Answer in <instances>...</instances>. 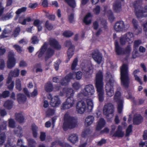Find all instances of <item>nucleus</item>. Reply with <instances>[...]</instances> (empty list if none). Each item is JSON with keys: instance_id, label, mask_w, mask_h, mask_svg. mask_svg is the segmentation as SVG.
Wrapping results in <instances>:
<instances>
[{"instance_id": "f257e3e1", "label": "nucleus", "mask_w": 147, "mask_h": 147, "mask_svg": "<svg viewBox=\"0 0 147 147\" xmlns=\"http://www.w3.org/2000/svg\"><path fill=\"white\" fill-rule=\"evenodd\" d=\"M95 86L99 100L102 102L104 100L105 93L103 82V74L101 71H98L96 75Z\"/></svg>"}, {"instance_id": "f03ea898", "label": "nucleus", "mask_w": 147, "mask_h": 147, "mask_svg": "<svg viewBox=\"0 0 147 147\" xmlns=\"http://www.w3.org/2000/svg\"><path fill=\"white\" fill-rule=\"evenodd\" d=\"M87 105L83 100L78 102L76 104V111L78 113H83L87 109L91 111L93 108L94 105L92 100L89 99H86Z\"/></svg>"}, {"instance_id": "7ed1b4c3", "label": "nucleus", "mask_w": 147, "mask_h": 147, "mask_svg": "<svg viewBox=\"0 0 147 147\" xmlns=\"http://www.w3.org/2000/svg\"><path fill=\"white\" fill-rule=\"evenodd\" d=\"M141 0H136L132 3L133 5L135 8V13L138 19L147 17V5L145 8L142 9L141 6Z\"/></svg>"}, {"instance_id": "20e7f679", "label": "nucleus", "mask_w": 147, "mask_h": 147, "mask_svg": "<svg viewBox=\"0 0 147 147\" xmlns=\"http://www.w3.org/2000/svg\"><path fill=\"white\" fill-rule=\"evenodd\" d=\"M107 84L105 86L106 94L108 96L110 97L114 94V92L113 86L114 82L113 77L109 72H107L106 75Z\"/></svg>"}, {"instance_id": "39448f33", "label": "nucleus", "mask_w": 147, "mask_h": 147, "mask_svg": "<svg viewBox=\"0 0 147 147\" xmlns=\"http://www.w3.org/2000/svg\"><path fill=\"white\" fill-rule=\"evenodd\" d=\"M64 120L63 128L65 130H66L68 129L74 128L77 125L76 120L73 117H70L67 113H66L65 115Z\"/></svg>"}, {"instance_id": "423d86ee", "label": "nucleus", "mask_w": 147, "mask_h": 147, "mask_svg": "<svg viewBox=\"0 0 147 147\" xmlns=\"http://www.w3.org/2000/svg\"><path fill=\"white\" fill-rule=\"evenodd\" d=\"M128 71L127 65H123L121 68V80L122 84L125 87L128 86L129 82Z\"/></svg>"}, {"instance_id": "0eeeda50", "label": "nucleus", "mask_w": 147, "mask_h": 147, "mask_svg": "<svg viewBox=\"0 0 147 147\" xmlns=\"http://www.w3.org/2000/svg\"><path fill=\"white\" fill-rule=\"evenodd\" d=\"M95 92L94 87L91 84H88L85 86L84 88L78 95V97L83 98V96H91Z\"/></svg>"}, {"instance_id": "6e6552de", "label": "nucleus", "mask_w": 147, "mask_h": 147, "mask_svg": "<svg viewBox=\"0 0 147 147\" xmlns=\"http://www.w3.org/2000/svg\"><path fill=\"white\" fill-rule=\"evenodd\" d=\"M47 44L45 43L42 46L40 51L38 52V57H41L45 53L46 55L45 59L47 60L50 58L54 54V51L53 49L49 47L47 49Z\"/></svg>"}, {"instance_id": "1a4fd4ad", "label": "nucleus", "mask_w": 147, "mask_h": 147, "mask_svg": "<svg viewBox=\"0 0 147 147\" xmlns=\"http://www.w3.org/2000/svg\"><path fill=\"white\" fill-rule=\"evenodd\" d=\"M114 100L117 104V109L118 113H121L123 108V98L121 96V93L119 91H117L115 93Z\"/></svg>"}, {"instance_id": "9d476101", "label": "nucleus", "mask_w": 147, "mask_h": 147, "mask_svg": "<svg viewBox=\"0 0 147 147\" xmlns=\"http://www.w3.org/2000/svg\"><path fill=\"white\" fill-rule=\"evenodd\" d=\"M115 46L116 51L118 55L126 54L128 55L130 53L131 48L129 45L127 46L124 50H122L121 48L120 47L118 42L117 41H115Z\"/></svg>"}, {"instance_id": "9b49d317", "label": "nucleus", "mask_w": 147, "mask_h": 147, "mask_svg": "<svg viewBox=\"0 0 147 147\" xmlns=\"http://www.w3.org/2000/svg\"><path fill=\"white\" fill-rule=\"evenodd\" d=\"M15 54L13 51L9 52L8 56V60L7 62V66L8 68L11 69L16 64V59L14 57Z\"/></svg>"}, {"instance_id": "f8f14e48", "label": "nucleus", "mask_w": 147, "mask_h": 147, "mask_svg": "<svg viewBox=\"0 0 147 147\" xmlns=\"http://www.w3.org/2000/svg\"><path fill=\"white\" fill-rule=\"evenodd\" d=\"M83 70L84 76L87 78H90L93 71V69L92 64L90 63L87 65L85 67L82 68Z\"/></svg>"}, {"instance_id": "ddd939ff", "label": "nucleus", "mask_w": 147, "mask_h": 147, "mask_svg": "<svg viewBox=\"0 0 147 147\" xmlns=\"http://www.w3.org/2000/svg\"><path fill=\"white\" fill-rule=\"evenodd\" d=\"M74 103L73 98H68L66 101L63 104L61 109L63 110L69 109L73 106Z\"/></svg>"}, {"instance_id": "4468645a", "label": "nucleus", "mask_w": 147, "mask_h": 147, "mask_svg": "<svg viewBox=\"0 0 147 147\" xmlns=\"http://www.w3.org/2000/svg\"><path fill=\"white\" fill-rule=\"evenodd\" d=\"M114 107L110 103L105 105L103 109V114L107 117H109L110 114H112L114 112Z\"/></svg>"}, {"instance_id": "2eb2a0df", "label": "nucleus", "mask_w": 147, "mask_h": 147, "mask_svg": "<svg viewBox=\"0 0 147 147\" xmlns=\"http://www.w3.org/2000/svg\"><path fill=\"white\" fill-rule=\"evenodd\" d=\"M48 98L51 99L50 104L53 107H57L61 104V100L58 96H55L52 97L51 95L49 94L48 96Z\"/></svg>"}, {"instance_id": "dca6fc26", "label": "nucleus", "mask_w": 147, "mask_h": 147, "mask_svg": "<svg viewBox=\"0 0 147 147\" xmlns=\"http://www.w3.org/2000/svg\"><path fill=\"white\" fill-rule=\"evenodd\" d=\"M73 73H70L63 78L60 81V83L63 86L67 85L71 80L74 79L75 77Z\"/></svg>"}, {"instance_id": "f3484780", "label": "nucleus", "mask_w": 147, "mask_h": 147, "mask_svg": "<svg viewBox=\"0 0 147 147\" xmlns=\"http://www.w3.org/2000/svg\"><path fill=\"white\" fill-rule=\"evenodd\" d=\"M65 45L66 46L69 47L67 53L68 60H69L74 54V47L73 46L71 45V41L69 40L66 41L65 43Z\"/></svg>"}, {"instance_id": "a211bd4d", "label": "nucleus", "mask_w": 147, "mask_h": 147, "mask_svg": "<svg viewBox=\"0 0 147 147\" xmlns=\"http://www.w3.org/2000/svg\"><path fill=\"white\" fill-rule=\"evenodd\" d=\"M20 70L18 68H15L13 70H11L9 74L7 79V83H10L12 80V77H16L18 76L19 75Z\"/></svg>"}, {"instance_id": "6ab92c4d", "label": "nucleus", "mask_w": 147, "mask_h": 147, "mask_svg": "<svg viewBox=\"0 0 147 147\" xmlns=\"http://www.w3.org/2000/svg\"><path fill=\"white\" fill-rule=\"evenodd\" d=\"M73 91V89L71 88H67L66 90L63 89L62 91L60 92L59 95L62 96L65 94L66 96L68 98H72L74 94Z\"/></svg>"}, {"instance_id": "aec40b11", "label": "nucleus", "mask_w": 147, "mask_h": 147, "mask_svg": "<svg viewBox=\"0 0 147 147\" xmlns=\"http://www.w3.org/2000/svg\"><path fill=\"white\" fill-rule=\"evenodd\" d=\"M92 57L94 61L98 64H100L102 61L101 54L98 51L93 53Z\"/></svg>"}, {"instance_id": "412c9836", "label": "nucleus", "mask_w": 147, "mask_h": 147, "mask_svg": "<svg viewBox=\"0 0 147 147\" xmlns=\"http://www.w3.org/2000/svg\"><path fill=\"white\" fill-rule=\"evenodd\" d=\"M125 28L124 22L120 21L116 23L114 27L115 30L117 32H119L123 30Z\"/></svg>"}, {"instance_id": "4be33fe9", "label": "nucleus", "mask_w": 147, "mask_h": 147, "mask_svg": "<svg viewBox=\"0 0 147 147\" xmlns=\"http://www.w3.org/2000/svg\"><path fill=\"white\" fill-rule=\"evenodd\" d=\"M49 43L51 47L54 48L59 49L61 48V46L55 39L52 38H50L49 40Z\"/></svg>"}, {"instance_id": "5701e85b", "label": "nucleus", "mask_w": 147, "mask_h": 147, "mask_svg": "<svg viewBox=\"0 0 147 147\" xmlns=\"http://www.w3.org/2000/svg\"><path fill=\"white\" fill-rule=\"evenodd\" d=\"M105 124L106 121L103 118H100L97 122L96 130L97 131L100 130L105 126Z\"/></svg>"}, {"instance_id": "b1692460", "label": "nucleus", "mask_w": 147, "mask_h": 147, "mask_svg": "<svg viewBox=\"0 0 147 147\" xmlns=\"http://www.w3.org/2000/svg\"><path fill=\"white\" fill-rule=\"evenodd\" d=\"M124 135V132L122 130V127L119 125L117 131L113 134V136L118 137H122Z\"/></svg>"}, {"instance_id": "393cba45", "label": "nucleus", "mask_w": 147, "mask_h": 147, "mask_svg": "<svg viewBox=\"0 0 147 147\" xmlns=\"http://www.w3.org/2000/svg\"><path fill=\"white\" fill-rule=\"evenodd\" d=\"M104 8L105 14L108 16L109 18L111 20H113L114 18L111 10L109 9L107 5L105 6L104 7Z\"/></svg>"}, {"instance_id": "a878e982", "label": "nucleus", "mask_w": 147, "mask_h": 147, "mask_svg": "<svg viewBox=\"0 0 147 147\" xmlns=\"http://www.w3.org/2000/svg\"><path fill=\"white\" fill-rule=\"evenodd\" d=\"M113 9L116 12H118L121 10V4L119 0L116 1L114 3Z\"/></svg>"}, {"instance_id": "bb28decb", "label": "nucleus", "mask_w": 147, "mask_h": 147, "mask_svg": "<svg viewBox=\"0 0 147 147\" xmlns=\"http://www.w3.org/2000/svg\"><path fill=\"white\" fill-rule=\"evenodd\" d=\"M123 36L129 43H132L134 40V35L131 33H127Z\"/></svg>"}, {"instance_id": "cd10ccee", "label": "nucleus", "mask_w": 147, "mask_h": 147, "mask_svg": "<svg viewBox=\"0 0 147 147\" xmlns=\"http://www.w3.org/2000/svg\"><path fill=\"white\" fill-rule=\"evenodd\" d=\"M142 118L140 115L139 114H135L133 119L134 123L136 124H138L142 122Z\"/></svg>"}, {"instance_id": "c85d7f7f", "label": "nucleus", "mask_w": 147, "mask_h": 147, "mask_svg": "<svg viewBox=\"0 0 147 147\" xmlns=\"http://www.w3.org/2000/svg\"><path fill=\"white\" fill-rule=\"evenodd\" d=\"M68 139L71 143H75L78 141V137L76 134H73L70 135Z\"/></svg>"}, {"instance_id": "c756f323", "label": "nucleus", "mask_w": 147, "mask_h": 147, "mask_svg": "<svg viewBox=\"0 0 147 147\" xmlns=\"http://www.w3.org/2000/svg\"><path fill=\"white\" fill-rule=\"evenodd\" d=\"M13 106V102L11 100H8L5 101L3 106L6 109H11Z\"/></svg>"}, {"instance_id": "7c9ffc66", "label": "nucleus", "mask_w": 147, "mask_h": 147, "mask_svg": "<svg viewBox=\"0 0 147 147\" xmlns=\"http://www.w3.org/2000/svg\"><path fill=\"white\" fill-rule=\"evenodd\" d=\"M94 120V118L93 116H88L86 119L85 122V125L87 126L90 125Z\"/></svg>"}, {"instance_id": "2f4dec72", "label": "nucleus", "mask_w": 147, "mask_h": 147, "mask_svg": "<svg viewBox=\"0 0 147 147\" xmlns=\"http://www.w3.org/2000/svg\"><path fill=\"white\" fill-rule=\"evenodd\" d=\"M32 19L30 17H27L26 18L23 19L20 18L19 20V22L22 25H25L27 22H29L31 21Z\"/></svg>"}, {"instance_id": "473e14b6", "label": "nucleus", "mask_w": 147, "mask_h": 147, "mask_svg": "<svg viewBox=\"0 0 147 147\" xmlns=\"http://www.w3.org/2000/svg\"><path fill=\"white\" fill-rule=\"evenodd\" d=\"M17 99L18 102L21 103L24 102L26 100V98L24 94H19L17 95Z\"/></svg>"}, {"instance_id": "72a5a7b5", "label": "nucleus", "mask_w": 147, "mask_h": 147, "mask_svg": "<svg viewBox=\"0 0 147 147\" xmlns=\"http://www.w3.org/2000/svg\"><path fill=\"white\" fill-rule=\"evenodd\" d=\"M92 16L90 13H88L84 17V22L86 24H90L91 22V17Z\"/></svg>"}, {"instance_id": "f704fd0d", "label": "nucleus", "mask_w": 147, "mask_h": 147, "mask_svg": "<svg viewBox=\"0 0 147 147\" xmlns=\"http://www.w3.org/2000/svg\"><path fill=\"white\" fill-rule=\"evenodd\" d=\"M45 90L47 92H51L53 89V85L50 82H48L45 85Z\"/></svg>"}, {"instance_id": "c9c22d12", "label": "nucleus", "mask_w": 147, "mask_h": 147, "mask_svg": "<svg viewBox=\"0 0 147 147\" xmlns=\"http://www.w3.org/2000/svg\"><path fill=\"white\" fill-rule=\"evenodd\" d=\"M14 13L11 12L9 13H8L6 15H4L2 18V20H8L13 16Z\"/></svg>"}, {"instance_id": "e433bc0d", "label": "nucleus", "mask_w": 147, "mask_h": 147, "mask_svg": "<svg viewBox=\"0 0 147 147\" xmlns=\"http://www.w3.org/2000/svg\"><path fill=\"white\" fill-rule=\"evenodd\" d=\"M16 120L20 123H22L24 121V119L23 115L20 113L16 114Z\"/></svg>"}, {"instance_id": "4c0bfd02", "label": "nucleus", "mask_w": 147, "mask_h": 147, "mask_svg": "<svg viewBox=\"0 0 147 147\" xmlns=\"http://www.w3.org/2000/svg\"><path fill=\"white\" fill-rule=\"evenodd\" d=\"M14 132L17 136L19 137L22 136V127H20L18 126L17 128H15Z\"/></svg>"}, {"instance_id": "58836bf2", "label": "nucleus", "mask_w": 147, "mask_h": 147, "mask_svg": "<svg viewBox=\"0 0 147 147\" xmlns=\"http://www.w3.org/2000/svg\"><path fill=\"white\" fill-rule=\"evenodd\" d=\"M16 88L19 91L22 90L21 82L19 78H17L16 81Z\"/></svg>"}, {"instance_id": "ea45409f", "label": "nucleus", "mask_w": 147, "mask_h": 147, "mask_svg": "<svg viewBox=\"0 0 147 147\" xmlns=\"http://www.w3.org/2000/svg\"><path fill=\"white\" fill-rule=\"evenodd\" d=\"M38 127L34 124H33L32 126V130L33 136L35 138H36L37 136V131Z\"/></svg>"}, {"instance_id": "a19ab883", "label": "nucleus", "mask_w": 147, "mask_h": 147, "mask_svg": "<svg viewBox=\"0 0 147 147\" xmlns=\"http://www.w3.org/2000/svg\"><path fill=\"white\" fill-rule=\"evenodd\" d=\"M91 130L89 128H87L84 129L82 132V136L83 138L86 137L87 135L91 132Z\"/></svg>"}, {"instance_id": "79ce46f5", "label": "nucleus", "mask_w": 147, "mask_h": 147, "mask_svg": "<svg viewBox=\"0 0 147 147\" xmlns=\"http://www.w3.org/2000/svg\"><path fill=\"white\" fill-rule=\"evenodd\" d=\"M29 147H36L35 146L36 144V142L33 139H29L28 140Z\"/></svg>"}, {"instance_id": "37998d69", "label": "nucleus", "mask_w": 147, "mask_h": 147, "mask_svg": "<svg viewBox=\"0 0 147 147\" xmlns=\"http://www.w3.org/2000/svg\"><path fill=\"white\" fill-rule=\"evenodd\" d=\"M72 86L75 90H78L81 88V86L79 82H75L73 84Z\"/></svg>"}, {"instance_id": "c03bdc74", "label": "nucleus", "mask_w": 147, "mask_h": 147, "mask_svg": "<svg viewBox=\"0 0 147 147\" xmlns=\"http://www.w3.org/2000/svg\"><path fill=\"white\" fill-rule=\"evenodd\" d=\"M5 139V135L4 134H1L0 135V145H2Z\"/></svg>"}, {"instance_id": "a18cd8bd", "label": "nucleus", "mask_w": 147, "mask_h": 147, "mask_svg": "<svg viewBox=\"0 0 147 147\" xmlns=\"http://www.w3.org/2000/svg\"><path fill=\"white\" fill-rule=\"evenodd\" d=\"M70 6L72 7H74L76 6V4L74 0H65Z\"/></svg>"}, {"instance_id": "49530a36", "label": "nucleus", "mask_w": 147, "mask_h": 147, "mask_svg": "<svg viewBox=\"0 0 147 147\" xmlns=\"http://www.w3.org/2000/svg\"><path fill=\"white\" fill-rule=\"evenodd\" d=\"M13 47L18 53H20L23 51L22 47L17 45H13Z\"/></svg>"}, {"instance_id": "de8ad7c7", "label": "nucleus", "mask_w": 147, "mask_h": 147, "mask_svg": "<svg viewBox=\"0 0 147 147\" xmlns=\"http://www.w3.org/2000/svg\"><path fill=\"white\" fill-rule=\"evenodd\" d=\"M45 26L49 30H52L53 28L52 25L48 21H47L45 23Z\"/></svg>"}, {"instance_id": "09e8293b", "label": "nucleus", "mask_w": 147, "mask_h": 147, "mask_svg": "<svg viewBox=\"0 0 147 147\" xmlns=\"http://www.w3.org/2000/svg\"><path fill=\"white\" fill-rule=\"evenodd\" d=\"M9 126L12 128L15 127V122L13 119H10L9 120Z\"/></svg>"}, {"instance_id": "8fccbe9b", "label": "nucleus", "mask_w": 147, "mask_h": 147, "mask_svg": "<svg viewBox=\"0 0 147 147\" xmlns=\"http://www.w3.org/2000/svg\"><path fill=\"white\" fill-rule=\"evenodd\" d=\"M132 126L131 125H129L127 128L126 129V133L125 136H127L130 135V134L132 132Z\"/></svg>"}, {"instance_id": "3c124183", "label": "nucleus", "mask_w": 147, "mask_h": 147, "mask_svg": "<svg viewBox=\"0 0 147 147\" xmlns=\"http://www.w3.org/2000/svg\"><path fill=\"white\" fill-rule=\"evenodd\" d=\"M76 79L78 80H79L82 78V73L81 71H79L76 73Z\"/></svg>"}, {"instance_id": "603ef678", "label": "nucleus", "mask_w": 147, "mask_h": 147, "mask_svg": "<svg viewBox=\"0 0 147 147\" xmlns=\"http://www.w3.org/2000/svg\"><path fill=\"white\" fill-rule=\"evenodd\" d=\"M73 34L72 32L70 31H66L63 33V35L66 37H69L71 36Z\"/></svg>"}, {"instance_id": "864d4df0", "label": "nucleus", "mask_w": 147, "mask_h": 147, "mask_svg": "<svg viewBox=\"0 0 147 147\" xmlns=\"http://www.w3.org/2000/svg\"><path fill=\"white\" fill-rule=\"evenodd\" d=\"M26 7H23L18 9L16 11V13L17 14H19L25 12L26 10Z\"/></svg>"}, {"instance_id": "5fc2aeb1", "label": "nucleus", "mask_w": 147, "mask_h": 147, "mask_svg": "<svg viewBox=\"0 0 147 147\" xmlns=\"http://www.w3.org/2000/svg\"><path fill=\"white\" fill-rule=\"evenodd\" d=\"M7 84L8 88L9 90H11L13 89L14 86V82L13 81H12L11 80L10 83L9 84H7Z\"/></svg>"}, {"instance_id": "6e6d98bb", "label": "nucleus", "mask_w": 147, "mask_h": 147, "mask_svg": "<svg viewBox=\"0 0 147 147\" xmlns=\"http://www.w3.org/2000/svg\"><path fill=\"white\" fill-rule=\"evenodd\" d=\"M42 24V22L38 20H35L34 22V26L37 27L41 25Z\"/></svg>"}, {"instance_id": "4d7b16f0", "label": "nucleus", "mask_w": 147, "mask_h": 147, "mask_svg": "<svg viewBox=\"0 0 147 147\" xmlns=\"http://www.w3.org/2000/svg\"><path fill=\"white\" fill-rule=\"evenodd\" d=\"M127 42L124 36H122L120 38V43L121 45H123Z\"/></svg>"}, {"instance_id": "13d9d810", "label": "nucleus", "mask_w": 147, "mask_h": 147, "mask_svg": "<svg viewBox=\"0 0 147 147\" xmlns=\"http://www.w3.org/2000/svg\"><path fill=\"white\" fill-rule=\"evenodd\" d=\"M78 60L76 58L73 61V62L72 63L71 68L73 70H74L77 65V64Z\"/></svg>"}, {"instance_id": "bf43d9fd", "label": "nucleus", "mask_w": 147, "mask_h": 147, "mask_svg": "<svg viewBox=\"0 0 147 147\" xmlns=\"http://www.w3.org/2000/svg\"><path fill=\"white\" fill-rule=\"evenodd\" d=\"M38 40L36 36H33L32 38V43L33 44H36L38 43Z\"/></svg>"}, {"instance_id": "052dcab7", "label": "nucleus", "mask_w": 147, "mask_h": 147, "mask_svg": "<svg viewBox=\"0 0 147 147\" xmlns=\"http://www.w3.org/2000/svg\"><path fill=\"white\" fill-rule=\"evenodd\" d=\"M93 11L94 13L95 14H98L100 11V7L99 6H97L94 9Z\"/></svg>"}, {"instance_id": "680f3d73", "label": "nucleus", "mask_w": 147, "mask_h": 147, "mask_svg": "<svg viewBox=\"0 0 147 147\" xmlns=\"http://www.w3.org/2000/svg\"><path fill=\"white\" fill-rule=\"evenodd\" d=\"M142 43V41L140 40H135L134 42V47L135 48L138 47Z\"/></svg>"}, {"instance_id": "e2e57ef3", "label": "nucleus", "mask_w": 147, "mask_h": 147, "mask_svg": "<svg viewBox=\"0 0 147 147\" xmlns=\"http://www.w3.org/2000/svg\"><path fill=\"white\" fill-rule=\"evenodd\" d=\"M61 63V61L59 60L56 61L54 64L55 68L56 70H58L59 68V65Z\"/></svg>"}, {"instance_id": "0e129e2a", "label": "nucleus", "mask_w": 147, "mask_h": 147, "mask_svg": "<svg viewBox=\"0 0 147 147\" xmlns=\"http://www.w3.org/2000/svg\"><path fill=\"white\" fill-rule=\"evenodd\" d=\"M20 31V27H18L15 29L13 33V35L15 37L17 36Z\"/></svg>"}, {"instance_id": "69168bd1", "label": "nucleus", "mask_w": 147, "mask_h": 147, "mask_svg": "<svg viewBox=\"0 0 147 147\" xmlns=\"http://www.w3.org/2000/svg\"><path fill=\"white\" fill-rule=\"evenodd\" d=\"M54 111L52 109H49L46 112V114L48 116L52 115L54 113Z\"/></svg>"}, {"instance_id": "338daca9", "label": "nucleus", "mask_w": 147, "mask_h": 147, "mask_svg": "<svg viewBox=\"0 0 147 147\" xmlns=\"http://www.w3.org/2000/svg\"><path fill=\"white\" fill-rule=\"evenodd\" d=\"M132 23L135 28L137 29L138 28V22L135 19H133L132 20Z\"/></svg>"}, {"instance_id": "774afa93", "label": "nucleus", "mask_w": 147, "mask_h": 147, "mask_svg": "<svg viewBox=\"0 0 147 147\" xmlns=\"http://www.w3.org/2000/svg\"><path fill=\"white\" fill-rule=\"evenodd\" d=\"M58 144L62 147H71L68 144H66L65 143L59 142Z\"/></svg>"}]
</instances>
